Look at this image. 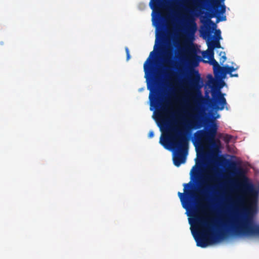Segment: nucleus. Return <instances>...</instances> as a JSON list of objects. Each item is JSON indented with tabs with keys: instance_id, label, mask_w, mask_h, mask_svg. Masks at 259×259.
Returning a JSON list of instances; mask_svg holds the SVG:
<instances>
[{
	"instance_id": "f257e3e1",
	"label": "nucleus",
	"mask_w": 259,
	"mask_h": 259,
	"mask_svg": "<svg viewBox=\"0 0 259 259\" xmlns=\"http://www.w3.org/2000/svg\"><path fill=\"white\" fill-rule=\"evenodd\" d=\"M170 85L176 98L163 105L152 116L161 132L160 144L168 150H184L188 145L186 134L197 123L196 101L194 93L176 77L172 78Z\"/></svg>"
},
{
	"instance_id": "f03ea898",
	"label": "nucleus",
	"mask_w": 259,
	"mask_h": 259,
	"mask_svg": "<svg viewBox=\"0 0 259 259\" xmlns=\"http://www.w3.org/2000/svg\"><path fill=\"white\" fill-rule=\"evenodd\" d=\"M197 2H189L185 10L174 5H161L151 0L150 6L152 9V20L157 28V17L163 16L167 20L168 27L173 35L174 45L178 49V56L196 65L200 60L198 50L192 44L194 34L196 30L194 21Z\"/></svg>"
},
{
	"instance_id": "7ed1b4c3",
	"label": "nucleus",
	"mask_w": 259,
	"mask_h": 259,
	"mask_svg": "<svg viewBox=\"0 0 259 259\" xmlns=\"http://www.w3.org/2000/svg\"><path fill=\"white\" fill-rule=\"evenodd\" d=\"M215 128L211 133H201L196 136L194 144L197 153L196 164L192 168L191 178L201 179L206 185H211L216 182L213 167L206 163L201 164L209 154L210 142L212 140Z\"/></svg>"
},
{
	"instance_id": "20e7f679",
	"label": "nucleus",
	"mask_w": 259,
	"mask_h": 259,
	"mask_svg": "<svg viewBox=\"0 0 259 259\" xmlns=\"http://www.w3.org/2000/svg\"><path fill=\"white\" fill-rule=\"evenodd\" d=\"M231 204L235 207L252 210L256 207L259 196V183L253 184L246 177H242L235 188H226Z\"/></svg>"
},
{
	"instance_id": "39448f33",
	"label": "nucleus",
	"mask_w": 259,
	"mask_h": 259,
	"mask_svg": "<svg viewBox=\"0 0 259 259\" xmlns=\"http://www.w3.org/2000/svg\"><path fill=\"white\" fill-rule=\"evenodd\" d=\"M221 34V30L218 29L215 30L214 36L205 37L208 49L203 54L204 61L209 63L213 66L214 76L217 82L220 79L226 78V74L224 71L229 74L231 77H238V74L236 73H233V72L237 70L239 68L238 65L232 62H229L228 64L221 67L218 62L214 59L213 50L215 48H221L219 42L222 39Z\"/></svg>"
},
{
	"instance_id": "423d86ee",
	"label": "nucleus",
	"mask_w": 259,
	"mask_h": 259,
	"mask_svg": "<svg viewBox=\"0 0 259 259\" xmlns=\"http://www.w3.org/2000/svg\"><path fill=\"white\" fill-rule=\"evenodd\" d=\"M225 0H214L212 7L202 12L201 22L206 29L216 28V23L225 21Z\"/></svg>"
},
{
	"instance_id": "0eeeda50",
	"label": "nucleus",
	"mask_w": 259,
	"mask_h": 259,
	"mask_svg": "<svg viewBox=\"0 0 259 259\" xmlns=\"http://www.w3.org/2000/svg\"><path fill=\"white\" fill-rule=\"evenodd\" d=\"M224 95V94H222L219 91L214 92L213 93V97L214 98H216L215 104L217 108L219 110L224 109L226 104Z\"/></svg>"
},
{
	"instance_id": "6e6552de",
	"label": "nucleus",
	"mask_w": 259,
	"mask_h": 259,
	"mask_svg": "<svg viewBox=\"0 0 259 259\" xmlns=\"http://www.w3.org/2000/svg\"><path fill=\"white\" fill-rule=\"evenodd\" d=\"M195 197L197 199L199 205L202 209V210H207L206 199L204 190H202L200 194H196Z\"/></svg>"
},
{
	"instance_id": "1a4fd4ad",
	"label": "nucleus",
	"mask_w": 259,
	"mask_h": 259,
	"mask_svg": "<svg viewBox=\"0 0 259 259\" xmlns=\"http://www.w3.org/2000/svg\"><path fill=\"white\" fill-rule=\"evenodd\" d=\"M186 158V156L181 152L173 153L174 163L177 166H179L181 164L184 163Z\"/></svg>"
},
{
	"instance_id": "9d476101",
	"label": "nucleus",
	"mask_w": 259,
	"mask_h": 259,
	"mask_svg": "<svg viewBox=\"0 0 259 259\" xmlns=\"http://www.w3.org/2000/svg\"><path fill=\"white\" fill-rule=\"evenodd\" d=\"M154 53L153 52H151L149 55V58L146 61L144 65V69L145 71V77L147 80L148 78L149 77V75L151 71V58L153 57Z\"/></svg>"
},
{
	"instance_id": "9b49d317",
	"label": "nucleus",
	"mask_w": 259,
	"mask_h": 259,
	"mask_svg": "<svg viewBox=\"0 0 259 259\" xmlns=\"http://www.w3.org/2000/svg\"><path fill=\"white\" fill-rule=\"evenodd\" d=\"M190 185H191V184H187L184 185V193H179V198H180L182 203V205L183 206V207L185 209H186L187 208L185 206V204H184V197L185 195L188 194L187 191H188V189L190 188Z\"/></svg>"
},
{
	"instance_id": "f8f14e48",
	"label": "nucleus",
	"mask_w": 259,
	"mask_h": 259,
	"mask_svg": "<svg viewBox=\"0 0 259 259\" xmlns=\"http://www.w3.org/2000/svg\"><path fill=\"white\" fill-rule=\"evenodd\" d=\"M219 55L220 56L219 61H220V63H224L227 59L225 53L224 52L221 51L219 53Z\"/></svg>"
},
{
	"instance_id": "ddd939ff",
	"label": "nucleus",
	"mask_w": 259,
	"mask_h": 259,
	"mask_svg": "<svg viewBox=\"0 0 259 259\" xmlns=\"http://www.w3.org/2000/svg\"><path fill=\"white\" fill-rule=\"evenodd\" d=\"M226 84L224 81H220V83H218V86L220 89L222 88L223 87L225 86Z\"/></svg>"
},
{
	"instance_id": "4468645a",
	"label": "nucleus",
	"mask_w": 259,
	"mask_h": 259,
	"mask_svg": "<svg viewBox=\"0 0 259 259\" xmlns=\"http://www.w3.org/2000/svg\"><path fill=\"white\" fill-rule=\"evenodd\" d=\"M125 51H126V53L127 60H128L130 59V52H129V50L127 48L125 49Z\"/></svg>"
},
{
	"instance_id": "2eb2a0df",
	"label": "nucleus",
	"mask_w": 259,
	"mask_h": 259,
	"mask_svg": "<svg viewBox=\"0 0 259 259\" xmlns=\"http://www.w3.org/2000/svg\"><path fill=\"white\" fill-rule=\"evenodd\" d=\"M154 133L152 131H150L149 133V134H148V137L150 138H152L154 137Z\"/></svg>"
},
{
	"instance_id": "dca6fc26",
	"label": "nucleus",
	"mask_w": 259,
	"mask_h": 259,
	"mask_svg": "<svg viewBox=\"0 0 259 259\" xmlns=\"http://www.w3.org/2000/svg\"><path fill=\"white\" fill-rule=\"evenodd\" d=\"M158 38V32H157L156 34V39H155V43L156 44L157 42Z\"/></svg>"
},
{
	"instance_id": "f3484780",
	"label": "nucleus",
	"mask_w": 259,
	"mask_h": 259,
	"mask_svg": "<svg viewBox=\"0 0 259 259\" xmlns=\"http://www.w3.org/2000/svg\"><path fill=\"white\" fill-rule=\"evenodd\" d=\"M149 99H150L151 102L152 103V101H151V100H152V94H150L149 95Z\"/></svg>"
},
{
	"instance_id": "a211bd4d",
	"label": "nucleus",
	"mask_w": 259,
	"mask_h": 259,
	"mask_svg": "<svg viewBox=\"0 0 259 259\" xmlns=\"http://www.w3.org/2000/svg\"><path fill=\"white\" fill-rule=\"evenodd\" d=\"M150 110H152V111L154 110V108H153L152 105H151Z\"/></svg>"
},
{
	"instance_id": "6ab92c4d",
	"label": "nucleus",
	"mask_w": 259,
	"mask_h": 259,
	"mask_svg": "<svg viewBox=\"0 0 259 259\" xmlns=\"http://www.w3.org/2000/svg\"><path fill=\"white\" fill-rule=\"evenodd\" d=\"M219 114H217L215 117L214 118H219Z\"/></svg>"
},
{
	"instance_id": "aec40b11",
	"label": "nucleus",
	"mask_w": 259,
	"mask_h": 259,
	"mask_svg": "<svg viewBox=\"0 0 259 259\" xmlns=\"http://www.w3.org/2000/svg\"><path fill=\"white\" fill-rule=\"evenodd\" d=\"M154 50L156 49V45L154 46Z\"/></svg>"
}]
</instances>
